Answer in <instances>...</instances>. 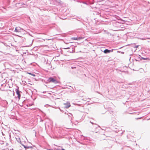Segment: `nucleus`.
Here are the masks:
<instances>
[{"label": "nucleus", "instance_id": "nucleus-13", "mask_svg": "<svg viewBox=\"0 0 150 150\" xmlns=\"http://www.w3.org/2000/svg\"><path fill=\"white\" fill-rule=\"evenodd\" d=\"M21 145H22L23 146H24V147L25 149H28V148H29L30 147L26 146L24 145L23 144H22L21 143Z\"/></svg>", "mask_w": 150, "mask_h": 150}, {"label": "nucleus", "instance_id": "nucleus-23", "mask_svg": "<svg viewBox=\"0 0 150 150\" xmlns=\"http://www.w3.org/2000/svg\"><path fill=\"white\" fill-rule=\"evenodd\" d=\"M32 75H33V76H35V75H34V74H32Z\"/></svg>", "mask_w": 150, "mask_h": 150}, {"label": "nucleus", "instance_id": "nucleus-1", "mask_svg": "<svg viewBox=\"0 0 150 150\" xmlns=\"http://www.w3.org/2000/svg\"><path fill=\"white\" fill-rule=\"evenodd\" d=\"M45 82L46 83H53L56 84L58 83V81L54 77H50L47 80V81H45Z\"/></svg>", "mask_w": 150, "mask_h": 150}, {"label": "nucleus", "instance_id": "nucleus-15", "mask_svg": "<svg viewBox=\"0 0 150 150\" xmlns=\"http://www.w3.org/2000/svg\"><path fill=\"white\" fill-rule=\"evenodd\" d=\"M70 48V47H67V48H64V49H69Z\"/></svg>", "mask_w": 150, "mask_h": 150}, {"label": "nucleus", "instance_id": "nucleus-12", "mask_svg": "<svg viewBox=\"0 0 150 150\" xmlns=\"http://www.w3.org/2000/svg\"><path fill=\"white\" fill-rule=\"evenodd\" d=\"M21 145H22L23 146H24V147L25 149H28V148H29L30 147L26 146L24 145L23 144H22L21 143Z\"/></svg>", "mask_w": 150, "mask_h": 150}, {"label": "nucleus", "instance_id": "nucleus-30", "mask_svg": "<svg viewBox=\"0 0 150 150\" xmlns=\"http://www.w3.org/2000/svg\"><path fill=\"white\" fill-rule=\"evenodd\" d=\"M101 0V1H104V0Z\"/></svg>", "mask_w": 150, "mask_h": 150}, {"label": "nucleus", "instance_id": "nucleus-21", "mask_svg": "<svg viewBox=\"0 0 150 150\" xmlns=\"http://www.w3.org/2000/svg\"><path fill=\"white\" fill-rule=\"evenodd\" d=\"M58 108H59V109L61 111H62V110H61V109H60V108L59 107H58Z\"/></svg>", "mask_w": 150, "mask_h": 150}, {"label": "nucleus", "instance_id": "nucleus-32", "mask_svg": "<svg viewBox=\"0 0 150 150\" xmlns=\"http://www.w3.org/2000/svg\"><path fill=\"white\" fill-rule=\"evenodd\" d=\"M140 118H137V119H139Z\"/></svg>", "mask_w": 150, "mask_h": 150}, {"label": "nucleus", "instance_id": "nucleus-14", "mask_svg": "<svg viewBox=\"0 0 150 150\" xmlns=\"http://www.w3.org/2000/svg\"><path fill=\"white\" fill-rule=\"evenodd\" d=\"M83 38L82 37H78V40H80L81 39H82Z\"/></svg>", "mask_w": 150, "mask_h": 150}, {"label": "nucleus", "instance_id": "nucleus-25", "mask_svg": "<svg viewBox=\"0 0 150 150\" xmlns=\"http://www.w3.org/2000/svg\"><path fill=\"white\" fill-rule=\"evenodd\" d=\"M91 122V123H92V124H93V122Z\"/></svg>", "mask_w": 150, "mask_h": 150}, {"label": "nucleus", "instance_id": "nucleus-28", "mask_svg": "<svg viewBox=\"0 0 150 150\" xmlns=\"http://www.w3.org/2000/svg\"><path fill=\"white\" fill-rule=\"evenodd\" d=\"M48 150H52V149H48Z\"/></svg>", "mask_w": 150, "mask_h": 150}, {"label": "nucleus", "instance_id": "nucleus-11", "mask_svg": "<svg viewBox=\"0 0 150 150\" xmlns=\"http://www.w3.org/2000/svg\"><path fill=\"white\" fill-rule=\"evenodd\" d=\"M71 39L74 40H78V37H73L71 38Z\"/></svg>", "mask_w": 150, "mask_h": 150}, {"label": "nucleus", "instance_id": "nucleus-16", "mask_svg": "<svg viewBox=\"0 0 150 150\" xmlns=\"http://www.w3.org/2000/svg\"><path fill=\"white\" fill-rule=\"evenodd\" d=\"M83 3L85 4H87V3L86 2H83Z\"/></svg>", "mask_w": 150, "mask_h": 150}, {"label": "nucleus", "instance_id": "nucleus-27", "mask_svg": "<svg viewBox=\"0 0 150 150\" xmlns=\"http://www.w3.org/2000/svg\"><path fill=\"white\" fill-rule=\"evenodd\" d=\"M65 43H66V44H67V43H68V42H67H67H66H66H65Z\"/></svg>", "mask_w": 150, "mask_h": 150}, {"label": "nucleus", "instance_id": "nucleus-18", "mask_svg": "<svg viewBox=\"0 0 150 150\" xmlns=\"http://www.w3.org/2000/svg\"><path fill=\"white\" fill-rule=\"evenodd\" d=\"M141 39L142 40H146V39L145 38H141Z\"/></svg>", "mask_w": 150, "mask_h": 150}, {"label": "nucleus", "instance_id": "nucleus-26", "mask_svg": "<svg viewBox=\"0 0 150 150\" xmlns=\"http://www.w3.org/2000/svg\"><path fill=\"white\" fill-rule=\"evenodd\" d=\"M65 43H66V44H67V43H68V42H67H67H66H66H65Z\"/></svg>", "mask_w": 150, "mask_h": 150}, {"label": "nucleus", "instance_id": "nucleus-22", "mask_svg": "<svg viewBox=\"0 0 150 150\" xmlns=\"http://www.w3.org/2000/svg\"><path fill=\"white\" fill-rule=\"evenodd\" d=\"M146 39H150V38H147Z\"/></svg>", "mask_w": 150, "mask_h": 150}, {"label": "nucleus", "instance_id": "nucleus-24", "mask_svg": "<svg viewBox=\"0 0 150 150\" xmlns=\"http://www.w3.org/2000/svg\"><path fill=\"white\" fill-rule=\"evenodd\" d=\"M45 92H46V91H44V92H43V93H45Z\"/></svg>", "mask_w": 150, "mask_h": 150}, {"label": "nucleus", "instance_id": "nucleus-7", "mask_svg": "<svg viewBox=\"0 0 150 150\" xmlns=\"http://www.w3.org/2000/svg\"><path fill=\"white\" fill-rule=\"evenodd\" d=\"M16 138L18 142L20 143L21 142V139L18 136H17Z\"/></svg>", "mask_w": 150, "mask_h": 150}, {"label": "nucleus", "instance_id": "nucleus-6", "mask_svg": "<svg viewBox=\"0 0 150 150\" xmlns=\"http://www.w3.org/2000/svg\"><path fill=\"white\" fill-rule=\"evenodd\" d=\"M67 115H68L69 119L70 120H71L73 117L72 114L70 113H69L68 114L67 113Z\"/></svg>", "mask_w": 150, "mask_h": 150}, {"label": "nucleus", "instance_id": "nucleus-29", "mask_svg": "<svg viewBox=\"0 0 150 150\" xmlns=\"http://www.w3.org/2000/svg\"><path fill=\"white\" fill-rule=\"evenodd\" d=\"M71 68H72V69H73V67H71Z\"/></svg>", "mask_w": 150, "mask_h": 150}, {"label": "nucleus", "instance_id": "nucleus-2", "mask_svg": "<svg viewBox=\"0 0 150 150\" xmlns=\"http://www.w3.org/2000/svg\"><path fill=\"white\" fill-rule=\"evenodd\" d=\"M15 90H16V94L18 95V98L19 99H20V98L21 97V94H20L21 92L17 88Z\"/></svg>", "mask_w": 150, "mask_h": 150}, {"label": "nucleus", "instance_id": "nucleus-3", "mask_svg": "<svg viewBox=\"0 0 150 150\" xmlns=\"http://www.w3.org/2000/svg\"><path fill=\"white\" fill-rule=\"evenodd\" d=\"M22 28L19 27H16L15 29V31L16 32H20L21 31Z\"/></svg>", "mask_w": 150, "mask_h": 150}, {"label": "nucleus", "instance_id": "nucleus-10", "mask_svg": "<svg viewBox=\"0 0 150 150\" xmlns=\"http://www.w3.org/2000/svg\"><path fill=\"white\" fill-rule=\"evenodd\" d=\"M85 140H87L88 142H89L90 141V139L89 137H86L85 138Z\"/></svg>", "mask_w": 150, "mask_h": 150}, {"label": "nucleus", "instance_id": "nucleus-19", "mask_svg": "<svg viewBox=\"0 0 150 150\" xmlns=\"http://www.w3.org/2000/svg\"><path fill=\"white\" fill-rule=\"evenodd\" d=\"M138 46H138V45H137V46H136L135 47H135H136V48H137V47H138Z\"/></svg>", "mask_w": 150, "mask_h": 150}, {"label": "nucleus", "instance_id": "nucleus-31", "mask_svg": "<svg viewBox=\"0 0 150 150\" xmlns=\"http://www.w3.org/2000/svg\"><path fill=\"white\" fill-rule=\"evenodd\" d=\"M116 132H117V130H116Z\"/></svg>", "mask_w": 150, "mask_h": 150}, {"label": "nucleus", "instance_id": "nucleus-8", "mask_svg": "<svg viewBox=\"0 0 150 150\" xmlns=\"http://www.w3.org/2000/svg\"><path fill=\"white\" fill-rule=\"evenodd\" d=\"M62 147H58L57 148H55L54 149V150H61Z\"/></svg>", "mask_w": 150, "mask_h": 150}, {"label": "nucleus", "instance_id": "nucleus-20", "mask_svg": "<svg viewBox=\"0 0 150 150\" xmlns=\"http://www.w3.org/2000/svg\"><path fill=\"white\" fill-rule=\"evenodd\" d=\"M61 150H65L64 149H63L62 148H62L61 149Z\"/></svg>", "mask_w": 150, "mask_h": 150}, {"label": "nucleus", "instance_id": "nucleus-4", "mask_svg": "<svg viewBox=\"0 0 150 150\" xmlns=\"http://www.w3.org/2000/svg\"><path fill=\"white\" fill-rule=\"evenodd\" d=\"M64 105H65L64 107L66 108H68L71 106L70 103H64Z\"/></svg>", "mask_w": 150, "mask_h": 150}, {"label": "nucleus", "instance_id": "nucleus-5", "mask_svg": "<svg viewBox=\"0 0 150 150\" xmlns=\"http://www.w3.org/2000/svg\"><path fill=\"white\" fill-rule=\"evenodd\" d=\"M111 51L110 50H109L108 49H105L103 51L104 53L105 54H107L109 53H110Z\"/></svg>", "mask_w": 150, "mask_h": 150}, {"label": "nucleus", "instance_id": "nucleus-17", "mask_svg": "<svg viewBox=\"0 0 150 150\" xmlns=\"http://www.w3.org/2000/svg\"><path fill=\"white\" fill-rule=\"evenodd\" d=\"M142 59H144V60H145V59H146L145 58H143V57H141Z\"/></svg>", "mask_w": 150, "mask_h": 150}, {"label": "nucleus", "instance_id": "nucleus-9", "mask_svg": "<svg viewBox=\"0 0 150 150\" xmlns=\"http://www.w3.org/2000/svg\"><path fill=\"white\" fill-rule=\"evenodd\" d=\"M141 57V56L140 55H137V56L135 57V58L136 59H139L140 60H141V59L140 58Z\"/></svg>", "mask_w": 150, "mask_h": 150}]
</instances>
